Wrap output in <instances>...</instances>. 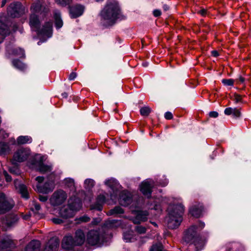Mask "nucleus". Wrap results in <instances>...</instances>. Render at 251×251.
<instances>
[{
    "instance_id": "obj_50",
    "label": "nucleus",
    "mask_w": 251,
    "mask_h": 251,
    "mask_svg": "<svg viewBox=\"0 0 251 251\" xmlns=\"http://www.w3.org/2000/svg\"><path fill=\"white\" fill-rule=\"evenodd\" d=\"M9 136L8 134L5 132L4 130H0V136L2 137L3 138H6Z\"/></svg>"
},
{
    "instance_id": "obj_54",
    "label": "nucleus",
    "mask_w": 251,
    "mask_h": 251,
    "mask_svg": "<svg viewBox=\"0 0 251 251\" xmlns=\"http://www.w3.org/2000/svg\"><path fill=\"white\" fill-rule=\"evenodd\" d=\"M234 100H235L236 103H238L241 100V97L240 95L235 94L234 95Z\"/></svg>"
},
{
    "instance_id": "obj_16",
    "label": "nucleus",
    "mask_w": 251,
    "mask_h": 251,
    "mask_svg": "<svg viewBox=\"0 0 251 251\" xmlns=\"http://www.w3.org/2000/svg\"><path fill=\"white\" fill-rule=\"evenodd\" d=\"M73 241L75 246H80L84 244L85 241V236L82 230L78 229L75 231Z\"/></svg>"
},
{
    "instance_id": "obj_4",
    "label": "nucleus",
    "mask_w": 251,
    "mask_h": 251,
    "mask_svg": "<svg viewBox=\"0 0 251 251\" xmlns=\"http://www.w3.org/2000/svg\"><path fill=\"white\" fill-rule=\"evenodd\" d=\"M196 227L192 226L184 233V240L187 242H192L198 251L201 250L204 245V242L198 238H196Z\"/></svg>"
},
{
    "instance_id": "obj_40",
    "label": "nucleus",
    "mask_w": 251,
    "mask_h": 251,
    "mask_svg": "<svg viewBox=\"0 0 251 251\" xmlns=\"http://www.w3.org/2000/svg\"><path fill=\"white\" fill-rule=\"evenodd\" d=\"M222 82L225 86H233L234 80L232 79H223L222 80Z\"/></svg>"
},
{
    "instance_id": "obj_60",
    "label": "nucleus",
    "mask_w": 251,
    "mask_h": 251,
    "mask_svg": "<svg viewBox=\"0 0 251 251\" xmlns=\"http://www.w3.org/2000/svg\"><path fill=\"white\" fill-rule=\"evenodd\" d=\"M212 55L214 57H217L219 56V53L217 50H212L211 51Z\"/></svg>"
},
{
    "instance_id": "obj_64",
    "label": "nucleus",
    "mask_w": 251,
    "mask_h": 251,
    "mask_svg": "<svg viewBox=\"0 0 251 251\" xmlns=\"http://www.w3.org/2000/svg\"><path fill=\"white\" fill-rule=\"evenodd\" d=\"M204 226H205V224H204V223H202V222H200L199 225V227H200L201 229L203 228L204 227Z\"/></svg>"
},
{
    "instance_id": "obj_26",
    "label": "nucleus",
    "mask_w": 251,
    "mask_h": 251,
    "mask_svg": "<svg viewBox=\"0 0 251 251\" xmlns=\"http://www.w3.org/2000/svg\"><path fill=\"white\" fill-rule=\"evenodd\" d=\"M17 221V217L16 216L10 215L6 217L2 220L1 224L5 225L8 226H12Z\"/></svg>"
},
{
    "instance_id": "obj_24",
    "label": "nucleus",
    "mask_w": 251,
    "mask_h": 251,
    "mask_svg": "<svg viewBox=\"0 0 251 251\" xmlns=\"http://www.w3.org/2000/svg\"><path fill=\"white\" fill-rule=\"evenodd\" d=\"M40 245L39 241L32 240L26 246L25 251H39Z\"/></svg>"
},
{
    "instance_id": "obj_12",
    "label": "nucleus",
    "mask_w": 251,
    "mask_h": 251,
    "mask_svg": "<svg viewBox=\"0 0 251 251\" xmlns=\"http://www.w3.org/2000/svg\"><path fill=\"white\" fill-rule=\"evenodd\" d=\"M154 182L151 179H147L141 184L140 188V191L143 194L149 198L151 193V188L154 186Z\"/></svg>"
},
{
    "instance_id": "obj_57",
    "label": "nucleus",
    "mask_w": 251,
    "mask_h": 251,
    "mask_svg": "<svg viewBox=\"0 0 251 251\" xmlns=\"http://www.w3.org/2000/svg\"><path fill=\"white\" fill-rule=\"evenodd\" d=\"M35 180L38 182V184H41L44 180V177L43 176H37L36 177Z\"/></svg>"
},
{
    "instance_id": "obj_29",
    "label": "nucleus",
    "mask_w": 251,
    "mask_h": 251,
    "mask_svg": "<svg viewBox=\"0 0 251 251\" xmlns=\"http://www.w3.org/2000/svg\"><path fill=\"white\" fill-rule=\"evenodd\" d=\"M135 236L132 231H129L124 233L123 238L126 242H132L136 240Z\"/></svg>"
},
{
    "instance_id": "obj_6",
    "label": "nucleus",
    "mask_w": 251,
    "mask_h": 251,
    "mask_svg": "<svg viewBox=\"0 0 251 251\" xmlns=\"http://www.w3.org/2000/svg\"><path fill=\"white\" fill-rule=\"evenodd\" d=\"M67 193L62 190H58L53 192L50 199V204L57 206L63 204L67 199Z\"/></svg>"
},
{
    "instance_id": "obj_53",
    "label": "nucleus",
    "mask_w": 251,
    "mask_h": 251,
    "mask_svg": "<svg viewBox=\"0 0 251 251\" xmlns=\"http://www.w3.org/2000/svg\"><path fill=\"white\" fill-rule=\"evenodd\" d=\"M76 77V74L75 72H72L70 74L69 76V79L70 80H73Z\"/></svg>"
},
{
    "instance_id": "obj_51",
    "label": "nucleus",
    "mask_w": 251,
    "mask_h": 251,
    "mask_svg": "<svg viewBox=\"0 0 251 251\" xmlns=\"http://www.w3.org/2000/svg\"><path fill=\"white\" fill-rule=\"evenodd\" d=\"M218 113L216 111H212L209 113V116L212 118H216L218 116Z\"/></svg>"
},
{
    "instance_id": "obj_17",
    "label": "nucleus",
    "mask_w": 251,
    "mask_h": 251,
    "mask_svg": "<svg viewBox=\"0 0 251 251\" xmlns=\"http://www.w3.org/2000/svg\"><path fill=\"white\" fill-rule=\"evenodd\" d=\"M58 214L60 217L64 219L71 218L75 214L68 204L61 207L59 211Z\"/></svg>"
},
{
    "instance_id": "obj_35",
    "label": "nucleus",
    "mask_w": 251,
    "mask_h": 251,
    "mask_svg": "<svg viewBox=\"0 0 251 251\" xmlns=\"http://www.w3.org/2000/svg\"><path fill=\"white\" fill-rule=\"evenodd\" d=\"M10 33L9 29L6 25L4 24L2 22L0 21V34L5 36Z\"/></svg>"
},
{
    "instance_id": "obj_21",
    "label": "nucleus",
    "mask_w": 251,
    "mask_h": 251,
    "mask_svg": "<svg viewBox=\"0 0 251 251\" xmlns=\"http://www.w3.org/2000/svg\"><path fill=\"white\" fill-rule=\"evenodd\" d=\"M148 215V213L147 211H137L136 217L133 219L132 221L134 224H140L141 222H144L147 220Z\"/></svg>"
},
{
    "instance_id": "obj_32",
    "label": "nucleus",
    "mask_w": 251,
    "mask_h": 251,
    "mask_svg": "<svg viewBox=\"0 0 251 251\" xmlns=\"http://www.w3.org/2000/svg\"><path fill=\"white\" fill-rule=\"evenodd\" d=\"M10 151L11 148L8 143L3 142H0V154L8 153Z\"/></svg>"
},
{
    "instance_id": "obj_5",
    "label": "nucleus",
    "mask_w": 251,
    "mask_h": 251,
    "mask_svg": "<svg viewBox=\"0 0 251 251\" xmlns=\"http://www.w3.org/2000/svg\"><path fill=\"white\" fill-rule=\"evenodd\" d=\"M103 235L97 230H91L87 234V243L91 246L100 247L103 244Z\"/></svg>"
},
{
    "instance_id": "obj_38",
    "label": "nucleus",
    "mask_w": 251,
    "mask_h": 251,
    "mask_svg": "<svg viewBox=\"0 0 251 251\" xmlns=\"http://www.w3.org/2000/svg\"><path fill=\"white\" fill-rule=\"evenodd\" d=\"M13 54L20 57H24V50L21 48H16L13 50Z\"/></svg>"
},
{
    "instance_id": "obj_42",
    "label": "nucleus",
    "mask_w": 251,
    "mask_h": 251,
    "mask_svg": "<svg viewBox=\"0 0 251 251\" xmlns=\"http://www.w3.org/2000/svg\"><path fill=\"white\" fill-rule=\"evenodd\" d=\"M136 231L140 234H144L146 232V228L141 226H137L135 228Z\"/></svg>"
},
{
    "instance_id": "obj_22",
    "label": "nucleus",
    "mask_w": 251,
    "mask_h": 251,
    "mask_svg": "<svg viewBox=\"0 0 251 251\" xmlns=\"http://www.w3.org/2000/svg\"><path fill=\"white\" fill-rule=\"evenodd\" d=\"M105 202V197L103 195H100L97 198L96 202L95 204L91 205L92 209H96L101 211L102 209V205Z\"/></svg>"
},
{
    "instance_id": "obj_33",
    "label": "nucleus",
    "mask_w": 251,
    "mask_h": 251,
    "mask_svg": "<svg viewBox=\"0 0 251 251\" xmlns=\"http://www.w3.org/2000/svg\"><path fill=\"white\" fill-rule=\"evenodd\" d=\"M124 212V209L120 206H116L114 208L109 210L107 214L108 215H117L119 214H123Z\"/></svg>"
},
{
    "instance_id": "obj_13",
    "label": "nucleus",
    "mask_w": 251,
    "mask_h": 251,
    "mask_svg": "<svg viewBox=\"0 0 251 251\" xmlns=\"http://www.w3.org/2000/svg\"><path fill=\"white\" fill-rule=\"evenodd\" d=\"M74 242L72 236L67 235L65 236L62 241V247L64 251H72L75 247Z\"/></svg>"
},
{
    "instance_id": "obj_36",
    "label": "nucleus",
    "mask_w": 251,
    "mask_h": 251,
    "mask_svg": "<svg viewBox=\"0 0 251 251\" xmlns=\"http://www.w3.org/2000/svg\"><path fill=\"white\" fill-rule=\"evenodd\" d=\"M13 65L15 68L20 70H23L25 68V65L19 60H13Z\"/></svg>"
},
{
    "instance_id": "obj_55",
    "label": "nucleus",
    "mask_w": 251,
    "mask_h": 251,
    "mask_svg": "<svg viewBox=\"0 0 251 251\" xmlns=\"http://www.w3.org/2000/svg\"><path fill=\"white\" fill-rule=\"evenodd\" d=\"M4 175L7 181H10L11 180V177L8 174L6 171L3 172Z\"/></svg>"
},
{
    "instance_id": "obj_31",
    "label": "nucleus",
    "mask_w": 251,
    "mask_h": 251,
    "mask_svg": "<svg viewBox=\"0 0 251 251\" xmlns=\"http://www.w3.org/2000/svg\"><path fill=\"white\" fill-rule=\"evenodd\" d=\"M65 185L68 187L71 191H75L76 188L74 180L71 178H67L64 180Z\"/></svg>"
},
{
    "instance_id": "obj_15",
    "label": "nucleus",
    "mask_w": 251,
    "mask_h": 251,
    "mask_svg": "<svg viewBox=\"0 0 251 251\" xmlns=\"http://www.w3.org/2000/svg\"><path fill=\"white\" fill-rule=\"evenodd\" d=\"M22 7L20 2L11 3L8 9V13L13 17H18L22 11Z\"/></svg>"
},
{
    "instance_id": "obj_3",
    "label": "nucleus",
    "mask_w": 251,
    "mask_h": 251,
    "mask_svg": "<svg viewBox=\"0 0 251 251\" xmlns=\"http://www.w3.org/2000/svg\"><path fill=\"white\" fill-rule=\"evenodd\" d=\"M170 211L168 216L166 217L168 227L169 228L175 229L178 227L182 222V215L184 212V207L181 204H177L173 207L170 206Z\"/></svg>"
},
{
    "instance_id": "obj_62",
    "label": "nucleus",
    "mask_w": 251,
    "mask_h": 251,
    "mask_svg": "<svg viewBox=\"0 0 251 251\" xmlns=\"http://www.w3.org/2000/svg\"><path fill=\"white\" fill-rule=\"evenodd\" d=\"M163 8L164 11H167V10H169V7L167 4H164L163 6Z\"/></svg>"
},
{
    "instance_id": "obj_39",
    "label": "nucleus",
    "mask_w": 251,
    "mask_h": 251,
    "mask_svg": "<svg viewBox=\"0 0 251 251\" xmlns=\"http://www.w3.org/2000/svg\"><path fill=\"white\" fill-rule=\"evenodd\" d=\"M151 112V109L149 107H143L140 109V113L142 116H148Z\"/></svg>"
},
{
    "instance_id": "obj_8",
    "label": "nucleus",
    "mask_w": 251,
    "mask_h": 251,
    "mask_svg": "<svg viewBox=\"0 0 251 251\" xmlns=\"http://www.w3.org/2000/svg\"><path fill=\"white\" fill-rule=\"evenodd\" d=\"M119 203L124 206L130 205L131 207H136L137 202L133 200L131 194L127 191H123L120 195Z\"/></svg>"
},
{
    "instance_id": "obj_27",
    "label": "nucleus",
    "mask_w": 251,
    "mask_h": 251,
    "mask_svg": "<svg viewBox=\"0 0 251 251\" xmlns=\"http://www.w3.org/2000/svg\"><path fill=\"white\" fill-rule=\"evenodd\" d=\"M54 18L55 20V24L57 28H61L63 25V21L61 18V14L59 11L55 10L54 12Z\"/></svg>"
},
{
    "instance_id": "obj_59",
    "label": "nucleus",
    "mask_w": 251,
    "mask_h": 251,
    "mask_svg": "<svg viewBox=\"0 0 251 251\" xmlns=\"http://www.w3.org/2000/svg\"><path fill=\"white\" fill-rule=\"evenodd\" d=\"M34 206L35 210L37 211H39L41 209L40 205L38 203H35Z\"/></svg>"
},
{
    "instance_id": "obj_9",
    "label": "nucleus",
    "mask_w": 251,
    "mask_h": 251,
    "mask_svg": "<svg viewBox=\"0 0 251 251\" xmlns=\"http://www.w3.org/2000/svg\"><path fill=\"white\" fill-rule=\"evenodd\" d=\"M104 183L106 185L110 187L113 192V193H111L110 195V199L112 202H109L108 203H115L117 200V192L120 188L119 184L116 179L112 178L106 180Z\"/></svg>"
},
{
    "instance_id": "obj_7",
    "label": "nucleus",
    "mask_w": 251,
    "mask_h": 251,
    "mask_svg": "<svg viewBox=\"0 0 251 251\" xmlns=\"http://www.w3.org/2000/svg\"><path fill=\"white\" fill-rule=\"evenodd\" d=\"M46 159L45 156L38 155L36 156L34 165L38 171L42 174L49 173L52 170V166L44 164Z\"/></svg>"
},
{
    "instance_id": "obj_45",
    "label": "nucleus",
    "mask_w": 251,
    "mask_h": 251,
    "mask_svg": "<svg viewBox=\"0 0 251 251\" xmlns=\"http://www.w3.org/2000/svg\"><path fill=\"white\" fill-rule=\"evenodd\" d=\"M90 220V218L87 215H84L79 218V221L81 222H87L89 221Z\"/></svg>"
},
{
    "instance_id": "obj_1",
    "label": "nucleus",
    "mask_w": 251,
    "mask_h": 251,
    "mask_svg": "<svg viewBox=\"0 0 251 251\" xmlns=\"http://www.w3.org/2000/svg\"><path fill=\"white\" fill-rule=\"evenodd\" d=\"M31 14L29 19V25L32 30L37 32L39 36L50 38L52 35V23L48 22L43 28L39 29L40 21L38 18L39 15L44 16L48 9L42 5L41 0H36L31 6Z\"/></svg>"
},
{
    "instance_id": "obj_58",
    "label": "nucleus",
    "mask_w": 251,
    "mask_h": 251,
    "mask_svg": "<svg viewBox=\"0 0 251 251\" xmlns=\"http://www.w3.org/2000/svg\"><path fill=\"white\" fill-rule=\"evenodd\" d=\"M9 171L13 174H17L18 172L17 168L14 167L13 168H10Z\"/></svg>"
},
{
    "instance_id": "obj_18",
    "label": "nucleus",
    "mask_w": 251,
    "mask_h": 251,
    "mask_svg": "<svg viewBox=\"0 0 251 251\" xmlns=\"http://www.w3.org/2000/svg\"><path fill=\"white\" fill-rule=\"evenodd\" d=\"M59 241L56 238L50 239L47 243L44 251H57Z\"/></svg>"
},
{
    "instance_id": "obj_63",
    "label": "nucleus",
    "mask_w": 251,
    "mask_h": 251,
    "mask_svg": "<svg viewBox=\"0 0 251 251\" xmlns=\"http://www.w3.org/2000/svg\"><path fill=\"white\" fill-rule=\"evenodd\" d=\"M244 80H245V79H244V78L242 76H240L239 77L238 81H239V82L242 83H243L244 82Z\"/></svg>"
},
{
    "instance_id": "obj_46",
    "label": "nucleus",
    "mask_w": 251,
    "mask_h": 251,
    "mask_svg": "<svg viewBox=\"0 0 251 251\" xmlns=\"http://www.w3.org/2000/svg\"><path fill=\"white\" fill-rule=\"evenodd\" d=\"M232 114L235 117H239L240 116L241 113L239 109L233 108Z\"/></svg>"
},
{
    "instance_id": "obj_61",
    "label": "nucleus",
    "mask_w": 251,
    "mask_h": 251,
    "mask_svg": "<svg viewBox=\"0 0 251 251\" xmlns=\"http://www.w3.org/2000/svg\"><path fill=\"white\" fill-rule=\"evenodd\" d=\"M9 141L13 145L17 144V140L16 141L14 138L10 139Z\"/></svg>"
},
{
    "instance_id": "obj_28",
    "label": "nucleus",
    "mask_w": 251,
    "mask_h": 251,
    "mask_svg": "<svg viewBox=\"0 0 251 251\" xmlns=\"http://www.w3.org/2000/svg\"><path fill=\"white\" fill-rule=\"evenodd\" d=\"M32 141V138L29 136H20L17 139V144L18 145L30 144Z\"/></svg>"
},
{
    "instance_id": "obj_23",
    "label": "nucleus",
    "mask_w": 251,
    "mask_h": 251,
    "mask_svg": "<svg viewBox=\"0 0 251 251\" xmlns=\"http://www.w3.org/2000/svg\"><path fill=\"white\" fill-rule=\"evenodd\" d=\"M203 207L202 205L199 204L198 205H194L190 208L189 212L192 216L198 218L201 216Z\"/></svg>"
},
{
    "instance_id": "obj_48",
    "label": "nucleus",
    "mask_w": 251,
    "mask_h": 251,
    "mask_svg": "<svg viewBox=\"0 0 251 251\" xmlns=\"http://www.w3.org/2000/svg\"><path fill=\"white\" fill-rule=\"evenodd\" d=\"M165 118L167 120L172 119L173 118V114L170 112H167L165 114Z\"/></svg>"
},
{
    "instance_id": "obj_52",
    "label": "nucleus",
    "mask_w": 251,
    "mask_h": 251,
    "mask_svg": "<svg viewBox=\"0 0 251 251\" xmlns=\"http://www.w3.org/2000/svg\"><path fill=\"white\" fill-rule=\"evenodd\" d=\"M153 14L155 17H158L161 15V12L159 9H155L153 11Z\"/></svg>"
},
{
    "instance_id": "obj_37",
    "label": "nucleus",
    "mask_w": 251,
    "mask_h": 251,
    "mask_svg": "<svg viewBox=\"0 0 251 251\" xmlns=\"http://www.w3.org/2000/svg\"><path fill=\"white\" fill-rule=\"evenodd\" d=\"M95 184L94 181L91 179H86L84 181V186L86 189L90 190Z\"/></svg>"
},
{
    "instance_id": "obj_25",
    "label": "nucleus",
    "mask_w": 251,
    "mask_h": 251,
    "mask_svg": "<svg viewBox=\"0 0 251 251\" xmlns=\"http://www.w3.org/2000/svg\"><path fill=\"white\" fill-rule=\"evenodd\" d=\"M15 187L16 189L21 194L22 197L27 199L28 198V194L27 190V187L23 184H17L15 183Z\"/></svg>"
},
{
    "instance_id": "obj_30",
    "label": "nucleus",
    "mask_w": 251,
    "mask_h": 251,
    "mask_svg": "<svg viewBox=\"0 0 251 251\" xmlns=\"http://www.w3.org/2000/svg\"><path fill=\"white\" fill-rule=\"evenodd\" d=\"M12 241L8 237L0 238V248H4L10 247Z\"/></svg>"
},
{
    "instance_id": "obj_2",
    "label": "nucleus",
    "mask_w": 251,
    "mask_h": 251,
    "mask_svg": "<svg viewBox=\"0 0 251 251\" xmlns=\"http://www.w3.org/2000/svg\"><path fill=\"white\" fill-rule=\"evenodd\" d=\"M120 13V9L117 2L107 1L100 14L101 23L105 26L113 25L118 18Z\"/></svg>"
},
{
    "instance_id": "obj_34",
    "label": "nucleus",
    "mask_w": 251,
    "mask_h": 251,
    "mask_svg": "<svg viewBox=\"0 0 251 251\" xmlns=\"http://www.w3.org/2000/svg\"><path fill=\"white\" fill-rule=\"evenodd\" d=\"M120 224V222L115 220H108L105 223V226L107 228L115 227Z\"/></svg>"
},
{
    "instance_id": "obj_20",
    "label": "nucleus",
    "mask_w": 251,
    "mask_h": 251,
    "mask_svg": "<svg viewBox=\"0 0 251 251\" xmlns=\"http://www.w3.org/2000/svg\"><path fill=\"white\" fill-rule=\"evenodd\" d=\"M68 204L75 213L79 210L82 207V203L80 199L76 198H71L68 201Z\"/></svg>"
},
{
    "instance_id": "obj_43",
    "label": "nucleus",
    "mask_w": 251,
    "mask_h": 251,
    "mask_svg": "<svg viewBox=\"0 0 251 251\" xmlns=\"http://www.w3.org/2000/svg\"><path fill=\"white\" fill-rule=\"evenodd\" d=\"M71 1V0H56L57 4L63 6L70 4Z\"/></svg>"
},
{
    "instance_id": "obj_14",
    "label": "nucleus",
    "mask_w": 251,
    "mask_h": 251,
    "mask_svg": "<svg viewBox=\"0 0 251 251\" xmlns=\"http://www.w3.org/2000/svg\"><path fill=\"white\" fill-rule=\"evenodd\" d=\"M54 188V183L52 180L46 182L43 186L41 184H37L36 190L41 193L47 194L52 191Z\"/></svg>"
},
{
    "instance_id": "obj_56",
    "label": "nucleus",
    "mask_w": 251,
    "mask_h": 251,
    "mask_svg": "<svg viewBox=\"0 0 251 251\" xmlns=\"http://www.w3.org/2000/svg\"><path fill=\"white\" fill-rule=\"evenodd\" d=\"M100 221V218H95L92 221V225H97L98 224Z\"/></svg>"
},
{
    "instance_id": "obj_19",
    "label": "nucleus",
    "mask_w": 251,
    "mask_h": 251,
    "mask_svg": "<svg viewBox=\"0 0 251 251\" xmlns=\"http://www.w3.org/2000/svg\"><path fill=\"white\" fill-rule=\"evenodd\" d=\"M84 7L81 5H76L70 8L71 17L75 18L81 16L84 12Z\"/></svg>"
},
{
    "instance_id": "obj_10",
    "label": "nucleus",
    "mask_w": 251,
    "mask_h": 251,
    "mask_svg": "<svg viewBox=\"0 0 251 251\" xmlns=\"http://www.w3.org/2000/svg\"><path fill=\"white\" fill-rule=\"evenodd\" d=\"M14 205V202L12 199L6 197L3 193H0V213L10 210Z\"/></svg>"
},
{
    "instance_id": "obj_41",
    "label": "nucleus",
    "mask_w": 251,
    "mask_h": 251,
    "mask_svg": "<svg viewBox=\"0 0 251 251\" xmlns=\"http://www.w3.org/2000/svg\"><path fill=\"white\" fill-rule=\"evenodd\" d=\"M162 246L161 244H156L152 246L150 251H162Z\"/></svg>"
},
{
    "instance_id": "obj_11",
    "label": "nucleus",
    "mask_w": 251,
    "mask_h": 251,
    "mask_svg": "<svg viewBox=\"0 0 251 251\" xmlns=\"http://www.w3.org/2000/svg\"><path fill=\"white\" fill-rule=\"evenodd\" d=\"M30 154V150L28 148H21L14 154L13 160L22 162L25 161Z\"/></svg>"
},
{
    "instance_id": "obj_49",
    "label": "nucleus",
    "mask_w": 251,
    "mask_h": 251,
    "mask_svg": "<svg viewBox=\"0 0 251 251\" xmlns=\"http://www.w3.org/2000/svg\"><path fill=\"white\" fill-rule=\"evenodd\" d=\"M39 199L41 202H46L48 199L47 196L39 195Z\"/></svg>"
},
{
    "instance_id": "obj_47",
    "label": "nucleus",
    "mask_w": 251,
    "mask_h": 251,
    "mask_svg": "<svg viewBox=\"0 0 251 251\" xmlns=\"http://www.w3.org/2000/svg\"><path fill=\"white\" fill-rule=\"evenodd\" d=\"M233 111V108L231 107L226 108L225 109L224 111V113L226 115H230L232 114V112Z\"/></svg>"
},
{
    "instance_id": "obj_44",
    "label": "nucleus",
    "mask_w": 251,
    "mask_h": 251,
    "mask_svg": "<svg viewBox=\"0 0 251 251\" xmlns=\"http://www.w3.org/2000/svg\"><path fill=\"white\" fill-rule=\"evenodd\" d=\"M63 219L61 217H56L52 218L51 221L55 224H61L64 222Z\"/></svg>"
}]
</instances>
